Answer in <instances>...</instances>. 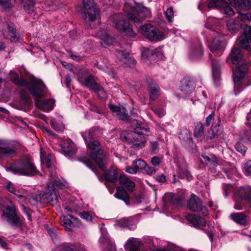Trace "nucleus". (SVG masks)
<instances>
[{
  "instance_id": "f257e3e1",
  "label": "nucleus",
  "mask_w": 251,
  "mask_h": 251,
  "mask_svg": "<svg viewBox=\"0 0 251 251\" xmlns=\"http://www.w3.org/2000/svg\"><path fill=\"white\" fill-rule=\"evenodd\" d=\"M12 81L16 85L27 89L35 100L42 99L47 93V87L42 80L37 78H31L28 82L23 77L20 78L14 73H11Z\"/></svg>"
},
{
  "instance_id": "f03ea898",
  "label": "nucleus",
  "mask_w": 251,
  "mask_h": 251,
  "mask_svg": "<svg viewBox=\"0 0 251 251\" xmlns=\"http://www.w3.org/2000/svg\"><path fill=\"white\" fill-rule=\"evenodd\" d=\"M94 131V129L92 128L88 133L83 135V136L87 143L88 147L92 150V152L90 153L91 157L98 164L100 168L104 170L105 166L103 160L105 158V156L103 151L100 150L99 142L97 140H92Z\"/></svg>"
},
{
  "instance_id": "7ed1b4c3",
  "label": "nucleus",
  "mask_w": 251,
  "mask_h": 251,
  "mask_svg": "<svg viewBox=\"0 0 251 251\" xmlns=\"http://www.w3.org/2000/svg\"><path fill=\"white\" fill-rule=\"evenodd\" d=\"M83 16L85 23L91 27L100 24V10L96 7L94 0H83Z\"/></svg>"
},
{
  "instance_id": "20e7f679",
  "label": "nucleus",
  "mask_w": 251,
  "mask_h": 251,
  "mask_svg": "<svg viewBox=\"0 0 251 251\" xmlns=\"http://www.w3.org/2000/svg\"><path fill=\"white\" fill-rule=\"evenodd\" d=\"M9 170L14 174L26 176H33L40 173L29 157L23 158L17 163L11 165Z\"/></svg>"
},
{
  "instance_id": "39448f33",
  "label": "nucleus",
  "mask_w": 251,
  "mask_h": 251,
  "mask_svg": "<svg viewBox=\"0 0 251 251\" xmlns=\"http://www.w3.org/2000/svg\"><path fill=\"white\" fill-rule=\"evenodd\" d=\"M65 185L61 182L58 177L55 176V173L50 172V178L47 183V187L48 192L44 194H48V200L49 201H47L46 203H50L51 205H53L57 203V190L58 189H63Z\"/></svg>"
},
{
  "instance_id": "423d86ee",
  "label": "nucleus",
  "mask_w": 251,
  "mask_h": 251,
  "mask_svg": "<svg viewBox=\"0 0 251 251\" xmlns=\"http://www.w3.org/2000/svg\"><path fill=\"white\" fill-rule=\"evenodd\" d=\"M130 12L127 13V17L135 23L144 20L150 15V11L146 7L135 3L130 8Z\"/></svg>"
},
{
  "instance_id": "0eeeda50",
  "label": "nucleus",
  "mask_w": 251,
  "mask_h": 251,
  "mask_svg": "<svg viewBox=\"0 0 251 251\" xmlns=\"http://www.w3.org/2000/svg\"><path fill=\"white\" fill-rule=\"evenodd\" d=\"M112 25L126 36L133 37L135 34L127 22H126L120 14H116L110 19Z\"/></svg>"
},
{
  "instance_id": "6e6552de",
  "label": "nucleus",
  "mask_w": 251,
  "mask_h": 251,
  "mask_svg": "<svg viewBox=\"0 0 251 251\" xmlns=\"http://www.w3.org/2000/svg\"><path fill=\"white\" fill-rule=\"evenodd\" d=\"M141 33L151 41H157L165 38L164 34L151 24H145L140 27Z\"/></svg>"
},
{
  "instance_id": "1a4fd4ad",
  "label": "nucleus",
  "mask_w": 251,
  "mask_h": 251,
  "mask_svg": "<svg viewBox=\"0 0 251 251\" xmlns=\"http://www.w3.org/2000/svg\"><path fill=\"white\" fill-rule=\"evenodd\" d=\"M248 69V65L246 63H242L233 71V79L234 82V93L236 95L242 89L241 87V81L244 78Z\"/></svg>"
},
{
  "instance_id": "9d476101",
  "label": "nucleus",
  "mask_w": 251,
  "mask_h": 251,
  "mask_svg": "<svg viewBox=\"0 0 251 251\" xmlns=\"http://www.w3.org/2000/svg\"><path fill=\"white\" fill-rule=\"evenodd\" d=\"M1 31L3 37L9 40L10 42H16L18 41L19 36L14 25L4 23L2 25Z\"/></svg>"
},
{
  "instance_id": "9b49d317",
  "label": "nucleus",
  "mask_w": 251,
  "mask_h": 251,
  "mask_svg": "<svg viewBox=\"0 0 251 251\" xmlns=\"http://www.w3.org/2000/svg\"><path fill=\"white\" fill-rule=\"evenodd\" d=\"M188 206L189 209L194 211L202 212L206 214L207 211L205 206H202L200 199L195 195L192 194L188 201Z\"/></svg>"
},
{
  "instance_id": "f8f14e48",
  "label": "nucleus",
  "mask_w": 251,
  "mask_h": 251,
  "mask_svg": "<svg viewBox=\"0 0 251 251\" xmlns=\"http://www.w3.org/2000/svg\"><path fill=\"white\" fill-rule=\"evenodd\" d=\"M32 104L31 100L29 94L25 91H22L21 94V99L17 108L23 110L25 111H28L31 109Z\"/></svg>"
},
{
  "instance_id": "ddd939ff",
  "label": "nucleus",
  "mask_w": 251,
  "mask_h": 251,
  "mask_svg": "<svg viewBox=\"0 0 251 251\" xmlns=\"http://www.w3.org/2000/svg\"><path fill=\"white\" fill-rule=\"evenodd\" d=\"M3 215L7 222H9L13 226H19L21 225L14 207L6 208L3 211Z\"/></svg>"
},
{
  "instance_id": "4468645a",
  "label": "nucleus",
  "mask_w": 251,
  "mask_h": 251,
  "mask_svg": "<svg viewBox=\"0 0 251 251\" xmlns=\"http://www.w3.org/2000/svg\"><path fill=\"white\" fill-rule=\"evenodd\" d=\"M147 90L151 100L157 99L160 95V88L156 83L152 79H147Z\"/></svg>"
},
{
  "instance_id": "2eb2a0df",
  "label": "nucleus",
  "mask_w": 251,
  "mask_h": 251,
  "mask_svg": "<svg viewBox=\"0 0 251 251\" xmlns=\"http://www.w3.org/2000/svg\"><path fill=\"white\" fill-rule=\"evenodd\" d=\"M242 47L245 49L251 48V26H246L244 33L238 38Z\"/></svg>"
},
{
  "instance_id": "dca6fc26",
  "label": "nucleus",
  "mask_w": 251,
  "mask_h": 251,
  "mask_svg": "<svg viewBox=\"0 0 251 251\" xmlns=\"http://www.w3.org/2000/svg\"><path fill=\"white\" fill-rule=\"evenodd\" d=\"M226 43L223 37H215L210 45V50L217 54H220L224 50Z\"/></svg>"
},
{
  "instance_id": "f3484780",
  "label": "nucleus",
  "mask_w": 251,
  "mask_h": 251,
  "mask_svg": "<svg viewBox=\"0 0 251 251\" xmlns=\"http://www.w3.org/2000/svg\"><path fill=\"white\" fill-rule=\"evenodd\" d=\"M78 80L83 85L93 90L97 85V83L94 79L93 76L79 74L78 76Z\"/></svg>"
},
{
  "instance_id": "a211bd4d",
  "label": "nucleus",
  "mask_w": 251,
  "mask_h": 251,
  "mask_svg": "<svg viewBox=\"0 0 251 251\" xmlns=\"http://www.w3.org/2000/svg\"><path fill=\"white\" fill-rule=\"evenodd\" d=\"M196 85L193 79H184L181 83L180 90L184 94L191 93L195 89Z\"/></svg>"
},
{
  "instance_id": "6ab92c4d",
  "label": "nucleus",
  "mask_w": 251,
  "mask_h": 251,
  "mask_svg": "<svg viewBox=\"0 0 251 251\" xmlns=\"http://www.w3.org/2000/svg\"><path fill=\"white\" fill-rule=\"evenodd\" d=\"M55 100L53 99H48L43 100L41 99L35 100L36 106L39 109L44 111L51 110L55 104Z\"/></svg>"
},
{
  "instance_id": "aec40b11",
  "label": "nucleus",
  "mask_w": 251,
  "mask_h": 251,
  "mask_svg": "<svg viewBox=\"0 0 251 251\" xmlns=\"http://www.w3.org/2000/svg\"><path fill=\"white\" fill-rule=\"evenodd\" d=\"M243 54L241 50L238 48L234 47L232 48L227 60V61H230L233 64H238L241 62Z\"/></svg>"
},
{
  "instance_id": "412c9836",
  "label": "nucleus",
  "mask_w": 251,
  "mask_h": 251,
  "mask_svg": "<svg viewBox=\"0 0 251 251\" xmlns=\"http://www.w3.org/2000/svg\"><path fill=\"white\" fill-rule=\"evenodd\" d=\"M7 142L4 140H0V158L7 156L12 157L16 155V151L15 149L6 147Z\"/></svg>"
},
{
  "instance_id": "4be33fe9",
  "label": "nucleus",
  "mask_w": 251,
  "mask_h": 251,
  "mask_svg": "<svg viewBox=\"0 0 251 251\" xmlns=\"http://www.w3.org/2000/svg\"><path fill=\"white\" fill-rule=\"evenodd\" d=\"M109 108L120 119L123 120H127L128 119L127 112L125 108H121L113 104H109Z\"/></svg>"
},
{
  "instance_id": "5701e85b",
  "label": "nucleus",
  "mask_w": 251,
  "mask_h": 251,
  "mask_svg": "<svg viewBox=\"0 0 251 251\" xmlns=\"http://www.w3.org/2000/svg\"><path fill=\"white\" fill-rule=\"evenodd\" d=\"M103 162L105 164V169L104 170L101 168L100 169L104 172L103 175L105 178L110 182L114 181L117 179L118 176V173L117 172V168L115 167H112L110 170H109L107 171L106 170L107 162L105 160V158H104Z\"/></svg>"
},
{
  "instance_id": "b1692460",
  "label": "nucleus",
  "mask_w": 251,
  "mask_h": 251,
  "mask_svg": "<svg viewBox=\"0 0 251 251\" xmlns=\"http://www.w3.org/2000/svg\"><path fill=\"white\" fill-rule=\"evenodd\" d=\"M97 36L100 39V44L104 48L112 44L113 39L109 36L105 30H100L97 33Z\"/></svg>"
},
{
  "instance_id": "393cba45",
  "label": "nucleus",
  "mask_w": 251,
  "mask_h": 251,
  "mask_svg": "<svg viewBox=\"0 0 251 251\" xmlns=\"http://www.w3.org/2000/svg\"><path fill=\"white\" fill-rule=\"evenodd\" d=\"M203 55V49L201 43L198 42L191 49L189 56L192 59L201 58Z\"/></svg>"
},
{
  "instance_id": "a878e982",
  "label": "nucleus",
  "mask_w": 251,
  "mask_h": 251,
  "mask_svg": "<svg viewBox=\"0 0 251 251\" xmlns=\"http://www.w3.org/2000/svg\"><path fill=\"white\" fill-rule=\"evenodd\" d=\"M62 222L65 228L70 230L72 227L75 226V224H78L79 220L71 215L68 214L63 217Z\"/></svg>"
},
{
  "instance_id": "bb28decb",
  "label": "nucleus",
  "mask_w": 251,
  "mask_h": 251,
  "mask_svg": "<svg viewBox=\"0 0 251 251\" xmlns=\"http://www.w3.org/2000/svg\"><path fill=\"white\" fill-rule=\"evenodd\" d=\"M115 196L116 198L124 201L127 205L129 204V196L124 188L117 187Z\"/></svg>"
},
{
  "instance_id": "cd10ccee",
  "label": "nucleus",
  "mask_w": 251,
  "mask_h": 251,
  "mask_svg": "<svg viewBox=\"0 0 251 251\" xmlns=\"http://www.w3.org/2000/svg\"><path fill=\"white\" fill-rule=\"evenodd\" d=\"M141 243L138 239L131 238L126 242V246L130 251H140Z\"/></svg>"
},
{
  "instance_id": "c85d7f7f",
  "label": "nucleus",
  "mask_w": 251,
  "mask_h": 251,
  "mask_svg": "<svg viewBox=\"0 0 251 251\" xmlns=\"http://www.w3.org/2000/svg\"><path fill=\"white\" fill-rule=\"evenodd\" d=\"M120 183L124 185L128 191H132L135 187V183L129 178L124 175H121L119 177Z\"/></svg>"
},
{
  "instance_id": "c756f323",
  "label": "nucleus",
  "mask_w": 251,
  "mask_h": 251,
  "mask_svg": "<svg viewBox=\"0 0 251 251\" xmlns=\"http://www.w3.org/2000/svg\"><path fill=\"white\" fill-rule=\"evenodd\" d=\"M163 200L166 204L177 205L179 202V198L173 193H168L165 195Z\"/></svg>"
},
{
  "instance_id": "7c9ffc66",
  "label": "nucleus",
  "mask_w": 251,
  "mask_h": 251,
  "mask_svg": "<svg viewBox=\"0 0 251 251\" xmlns=\"http://www.w3.org/2000/svg\"><path fill=\"white\" fill-rule=\"evenodd\" d=\"M230 217L234 222L240 225H245L247 221L246 216L242 213H232L230 215Z\"/></svg>"
},
{
  "instance_id": "2f4dec72",
  "label": "nucleus",
  "mask_w": 251,
  "mask_h": 251,
  "mask_svg": "<svg viewBox=\"0 0 251 251\" xmlns=\"http://www.w3.org/2000/svg\"><path fill=\"white\" fill-rule=\"evenodd\" d=\"M226 26L228 30L232 33L237 32L241 27L240 24L233 19H230L227 21Z\"/></svg>"
},
{
  "instance_id": "473e14b6",
  "label": "nucleus",
  "mask_w": 251,
  "mask_h": 251,
  "mask_svg": "<svg viewBox=\"0 0 251 251\" xmlns=\"http://www.w3.org/2000/svg\"><path fill=\"white\" fill-rule=\"evenodd\" d=\"M238 195L241 198L249 201L251 197V187H240L238 190Z\"/></svg>"
},
{
  "instance_id": "72a5a7b5",
  "label": "nucleus",
  "mask_w": 251,
  "mask_h": 251,
  "mask_svg": "<svg viewBox=\"0 0 251 251\" xmlns=\"http://www.w3.org/2000/svg\"><path fill=\"white\" fill-rule=\"evenodd\" d=\"M212 70L214 78L218 79L220 74V65L216 60H212Z\"/></svg>"
},
{
  "instance_id": "f704fd0d",
  "label": "nucleus",
  "mask_w": 251,
  "mask_h": 251,
  "mask_svg": "<svg viewBox=\"0 0 251 251\" xmlns=\"http://www.w3.org/2000/svg\"><path fill=\"white\" fill-rule=\"evenodd\" d=\"M235 5L240 8L245 10L251 9V1L250 0H234Z\"/></svg>"
},
{
  "instance_id": "c9c22d12",
  "label": "nucleus",
  "mask_w": 251,
  "mask_h": 251,
  "mask_svg": "<svg viewBox=\"0 0 251 251\" xmlns=\"http://www.w3.org/2000/svg\"><path fill=\"white\" fill-rule=\"evenodd\" d=\"M6 188L10 191L11 193L17 195L20 199H25V192L23 190H16L13 184H9L6 186Z\"/></svg>"
},
{
  "instance_id": "e433bc0d",
  "label": "nucleus",
  "mask_w": 251,
  "mask_h": 251,
  "mask_svg": "<svg viewBox=\"0 0 251 251\" xmlns=\"http://www.w3.org/2000/svg\"><path fill=\"white\" fill-rule=\"evenodd\" d=\"M62 145L64 151L68 154L72 155L75 152L74 145L70 140L64 141Z\"/></svg>"
},
{
  "instance_id": "4c0bfd02",
  "label": "nucleus",
  "mask_w": 251,
  "mask_h": 251,
  "mask_svg": "<svg viewBox=\"0 0 251 251\" xmlns=\"http://www.w3.org/2000/svg\"><path fill=\"white\" fill-rule=\"evenodd\" d=\"M32 198L36 202L45 203L49 201L47 197L48 194H42L41 193H37L32 195Z\"/></svg>"
},
{
  "instance_id": "58836bf2",
  "label": "nucleus",
  "mask_w": 251,
  "mask_h": 251,
  "mask_svg": "<svg viewBox=\"0 0 251 251\" xmlns=\"http://www.w3.org/2000/svg\"><path fill=\"white\" fill-rule=\"evenodd\" d=\"M21 2L25 11L30 12L33 10L34 0H21Z\"/></svg>"
},
{
  "instance_id": "ea45409f",
  "label": "nucleus",
  "mask_w": 251,
  "mask_h": 251,
  "mask_svg": "<svg viewBox=\"0 0 251 251\" xmlns=\"http://www.w3.org/2000/svg\"><path fill=\"white\" fill-rule=\"evenodd\" d=\"M225 1V0H209L208 7L209 8H216L222 9V6Z\"/></svg>"
},
{
  "instance_id": "a19ab883",
  "label": "nucleus",
  "mask_w": 251,
  "mask_h": 251,
  "mask_svg": "<svg viewBox=\"0 0 251 251\" xmlns=\"http://www.w3.org/2000/svg\"><path fill=\"white\" fill-rule=\"evenodd\" d=\"M134 132L139 135L149 136L151 134L150 128L144 127L141 126H137L134 128Z\"/></svg>"
},
{
  "instance_id": "79ce46f5",
  "label": "nucleus",
  "mask_w": 251,
  "mask_h": 251,
  "mask_svg": "<svg viewBox=\"0 0 251 251\" xmlns=\"http://www.w3.org/2000/svg\"><path fill=\"white\" fill-rule=\"evenodd\" d=\"M226 15L232 16L234 14V12L232 8L229 6L228 3L225 1L222 6V9H220Z\"/></svg>"
},
{
  "instance_id": "37998d69",
  "label": "nucleus",
  "mask_w": 251,
  "mask_h": 251,
  "mask_svg": "<svg viewBox=\"0 0 251 251\" xmlns=\"http://www.w3.org/2000/svg\"><path fill=\"white\" fill-rule=\"evenodd\" d=\"M93 90L98 94V96L100 99H104L107 96L106 93L103 88L101 86H99L98 84Z\"/></svg>"
},
{
  "instance_id": "c03bdc74",
  "label": "nucleus",
  "mask_w": 251,
  "mask_h": 251,
  "mask_svg": "<svg viewBox=\"0 0 251 251\" xmlns=\"http://www.w3.org/2000/svg\"><path fill=\"white\" fill-rule=\"evenodd\" d=\"M132 165L135 167V168L138 171V170H143L145 167L146 163L142 159H138L134 160Z\"/></svg>"
},
{
  "instance_id": "a18cd8bd",
  "label": "nucleus",
  "mask_w": 251,
  "mask_h": 251,
  "mask_svg": "<svg viewBox=\"0 0 251 251\" xmlns=\"http://www.w3.org/2000/svg\"><path fill=\"white\" fill-rule=\"evenodd\" d=\"M58 248L59 251H75L74 246L69 243H63Z\"/></svg>"
},
{
  "instance_id": "49530a36",
  "label": "nucleus",
  "mask_w": 251,
  "mask_h": 251,
  "mask_svg": "<svg viewBox=\"0 0 251 251\" xmlns=\"http://www.w3.org/2000/svg\"><path fill=\"white\" fill-rule=\"evenodd\" d=\"M16 0H0V5L3 9L10 8L15 2Z\"/></svg>"
},
{
  "instance_id": "de8ad7c7",
  "label": "nucleus",
  "mask_w": 251,
  "mask_h": 251,
  "mask_svg": "<svg viewBox=\"0 0 251 251\" xmlns=\"http://www.w3.org/2000/svg\"><path fill=\"white\" fill-rule=\"evenodd\" d=\"M203 126L201 123L198 124L194 131V135L196 137H201L203 134Z\"/></svg>"
},
{
  "instance_id": "09e8293b",
  "label": "nucleus",
  "mask_w": 251,
  "mask_h": 251,
  "mask_svg": "<svg viewBox=\"0 0 251 251\" xmlns=\"http://www.w3.org/2000/svg\"><path fill=\"white\" fill-rule=\"evenodd\" d=\"M205 225L206 221L205 219L198 216L193 226L195 227L201 228L204 227Z\"/></svg>"
},
{
  "instance_id": "8fccbe9b",
  "label": "nucleus",
  "mask_w": 251,
  "mask_h": 251,
  "mask_svg": "<svg viewBox=\"0 0 251 251\" xmlns=\"http://www.w3.org/2000/svg\"><path fill=\"white\" fill-rule=\"evenodd\" d=\"M235 149L237 151L244 155L247 151V148L241 143H237L235 145Z\"/></svg>"
},
{
  "instance_id": "3c124183",
  "label": "nucleus",
  "mask_w": 251,
  "mask_h": 251,
  "mask_svg": "<svg viewBox=\"0 0 251 251\" xmlns=\"http://www.w3.org/2000/svg\"><path fill=\"white\" fill-rule=\"evenodd\" d=\"M151 54L152 55H155L158 59L161 60L164 58L161 47H159L153 50Z\"/></svg>"
},
{
  "instance_id": "603ef678",
  "label": "nucleus",
  "mask_w": 251,
  "mask_h": 251,
  "mask_svg": "<svg viewBox=\"0 0 251 251\" xmlns=\"http://www.w3.org/2000/svg\"><path fill=\"white\" fill-rule=\"evenodd\" d=\"M165 16L169 22H172L174 18V11L173 8L170 7L165 12Z\"/></svg>"
},
{
  "instance_id": "864d4df0",
  "label": "nucleus",
  "mask_w": 251,
  "mask_h": 251,
  "mask_svg": "<svg viewBox=\"0 0 251 251\" xmlns=\"http://www.w3.org/2000/svg\"><path fill=\"white\" fill-rule=\"evenodd\" d=\"M79 215L81 218L85 219L88 222H92L93 221V217L87 212L84 211L80 213Z\"/></svg>"
},
{
  "instance_id": "5fc2aeb1",
  "label": "nucleus",
  "mask_w": 251,
  "mask_h": 251,
  "mask_svg": "<svg viewBox=\"0 0 251 251\" xmlns=\"http://www.w3.org/2000/svg\"><path fill=\"white\" fill-rule=\"evenodd\" d=\"M198 216L193 214H187L185 215L186 219L189 221L192 226L196 221L197 218Z\"/></svg>"
},
{
  "instance_id": "6e6d98bb",
  "label": "nucleus",
  "mask_w": 251,
  "mask_h": 251,
  "mask_svg": "<svg viewBox=\"0 0 251 251\" xmlns=\"http://www.w3.org/2000/svg\"><path fill=\"white\" fill-rule=\"evenodd\" d=\"M143 170L144 172L149 175H152V174H155L156 172V170L154 167L149 166L147 164L146 165V166L144 168Z\"/></svg>"
},
{
  "instance_id": "4d7b16f0",
  "label": "nucleus",
  "mask_w": 251,
  "mask_h": 251,
  "mask_svg": "<svg viewBox=\"0 0 251 251\" xmlns=\"http://www.w3.org/2000/svg\"><path fill=\"white\" fill-rule=\"evenodd\" d=\"M179 138L183 140L184 141H186L187 142L190 143L192 141V138L191 137V133L189 131H185V135L186 137L182 136L181 134L179 135Z\"/></svg>"
},
{
  "instance_id": "13d9d810",
  "label": "nucleus",
  "mask_w": 251,
  "mask_h": 251,
  "mask_svg": "<svg viewBox=\"0 0 251 251\" xmlns=\"http://www.w3.org/2000/svg\"><path fill=\"white\" fill-rule=\"evenodd\" d=\"M151 109L159 117H161L165 114V111L163 109H159L154 107H151Z\"/></svg>"
},
{
  "instance_id": "bf43d9fd",
  "label": "nucleus",
  "mask_w": 251,
  "mask_h": 251,
  "mask_svg": "<svg viewBox=\"0 0 251 251\" xmlns=\"http://www.w3.org/2000/svg\"><path fill=\"white\" fill-rule=\"evenodd\" d=\"M128 55V53H125L122 51H118L116 53V55L121 60H122L123 59H126Z\"/></svg>"
},
{
  "instance_id": "052dcab7",
  "label": "nucleus",
  "mask_w": 251,
  "mask_h": 251,
  "mask_svg": "<svg viewBox=\"0 0 251 251\" xmlns=\"http://www.w3.org/2000/svg\"><path fill=\"white\" fill-rule=\"evenodd\" d=\"M245 171L247 175H251V161H249L246 163Z\"/></svg>"
},
{
  "instance_id": "680f3d73",
  "label": "nucleus",
  "mask_w": 251,
  "mask_h": 251,
  "mask_svg": "<svg viewBox=\"0 0 251 251\" xmlns=\"http://www.w3.org/2000/svg\"><path fill=\"white\" fill-rule=\"evenodd\" d=\"M125 171L128 174H135L137 173L138 171L135 168V166H133V167L128 166L126 167Z\"/></svg>"
},
{
  "instance_id": "e2e57ef3",
  "label": "nucleus",
  "mask_w": 251,
  "mask_h": 251,
  "mask_svg": "<svg viewBox=\"0 0 251 251\" xmlns=\"http://www.w3.org/2000/svg\"><path fill=\"white\" fill-rule=\"evenodd\" d=\"M215 115V113L214 112L211 113L208 117H207L206 119V122L205 123V125L207 126H209L214 116Z\"/></svg>"
},
{
  "instance_id": "0e129e2a",
  "label": "nucleus",
  "mask_w": 251,
  "mask_h": 251,
  "mask_svg": "<svg viewBox=\"0 0 251 251\" xmlns=\"http://www.w3.org/2000/svg\"><path fill=\"white\" fill-rule=\"evenodd\" d=\"M151 162L153 165L156 166L160 164V159L158 157L154 156L152 158Z\"/></svg>"
},
{
  "instance_id": "69168bd1",
  "label": "nucleus",
  "mask_w": 251,
  "mask_h": 251,
  "mask_svg": "<svg viewBox=\"0 0 251 251\" xmlns=\"http://www.w3.org/2000/svg\"><path fill=\"white\" fill-rule=\"evenodd\" d=\"M155 179L159 182H164L166 181V177L164 175H161L155 176Z\"/></svg>"
},
{
  "instance_id": "338daca9",
  "label": "nucleus",
  "mask_w": 251,
  "mask_h": 251,
  "mask_svg": "<svg viewBox=\"0 0 251 251\" xmlns=\"http://www.w3.org/2000/svg\"><path fill=\"white\" fill-rule=\"evenodd\" d=\"M104 251H116L115 245L113 243H108V247Z\"/></svg>"
},
{
  "instance_id": "774afa93",
  "label": "nucleus",
  "mask_w": 251,
  "mask_h": 251,
  "mask_svg": "<svg viewBox=\"0 0 251 251\" xmlns=\"http://www.w3.org/2000/svg\"><path fill=\"white\" fill-rule=\"evenodd\" d=\"M245 124L247 126L251 127V113H250L247 115V122Z\"/></svg>"
}]
</instances>
